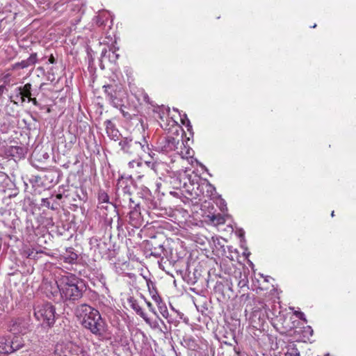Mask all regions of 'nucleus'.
Wrapping results in <instances>:
<instances>
[{
	"instance_id": "nucleus-1",
	"label": "nucleus",
	"mask_w": 356,
	"mask_h": 356,
	"mask_svg": "<svg viewBox=\"0 0 356 356\" xmlns=\"http://www.w3.org/2000/svg\"><path fill=\"white\" fill-rule=\"evenodd\" d=\"M77 312L81 318V323L84 328L88 330L99 339L105 337L107 325L97 309L88 305H81L78 308Z\"/></svg>"
},
{
	"instance_id": "nucleus-2",
	"label": "nucleus",
	"mask_w": 356,
	"mask_h": 356,
	"mask_svg": "<svg viewBox=\"0 0 356 356\" xmlns=\"http://www.w3.org/2000/svg\"><path fill=\"white\" fill-rule=\"evenodd\" d=\"M56 283L60 299L63 302H74L79 300L83 296V282L72 273L60 275L58 277Z\"/></svg>"
},
{
	"instance_id": "nucleus-3",
	"label": "nucleus",
	"mask_w": 356,
	"mask_h": 356,
	"mask_svg": "<svg viewBox=\"0 0 356 356\" xmlns=\"http://www.w3.org/2000/svg\"><path fill=\"white\" fill-rule=\"evenodd\" d=\"M119 145L124 153L129 155L140 157L144 153L150 154V148L145 138L142 141H136L131 137H124L119 142Z\"/></svg>"
},
{
	"instance_id": "nucleus-4",
	"label": "nucleus",
	"mask_w": 356,
	"mask_h": 356,
	"mask_svg": "<svg viewBox=\"0 0 356 356\" xmlns=\"http://www.w3.org/2000/svg\"><path fill=\"white\" fill-rule=\"evenodd\" d=\"M34 316L44 327H51L55 323L56 309L49 302H38L34 307Z\"/></svg>"
},
{
	"instance_id": "nucleus-5",
	"label": "nucleus",
	"mask_w": 356,
	"mask_h": 356,
	"mask_svg": "<svg viewBox=\"0 0 356 356\" xmlns=\"http://www.w3.org/2000/svg\"><path fill=\"white\" fill-rule=\"evenodd\" d=\"M52 356H89L82 348L71 342L58 343Z\"/></svg>"
},
{
	"instance_id": "nucleus-6",
	"label": "nucleus",
	"mask_w": 356,
	"mask_h": 356,
	"mask_svg": "<svg viewBox=\"0 0 356 356\" xmlns=\"http://www.w3.org/2000/svg\"><path fill=\"white\" fill-rule=\"evenodd\" d=\"M23 346L24 343L19 337L13 339L8 336L0 337V355L10 354Z\"/></svg>"
},
{
	"instance_id": "nucleus-7",
	"label": "nucleus",
	"mask_w": 356,
	"mask_h": 356,
	"mask_svg": "<svg viewBox=\"0 0 356 356\" xmlns=\"http://www.w3.org/2000/svg\"><path fill=\"white\" fill-rule=\"evenodd\" d=\"M179 145L180 139L179 135L176 137L172 136H162L159 139L156 149L159 152L168 154L177 150Z\"/></svg>"
},
{
	"instance_id": "nucleus-8",
	"label": "nucleus",
	"mask_w": 356,
	"mask_h": 356,
	"mask_svg": "<svg viewBox=\"0 0 356 356\" xmlns=\"http://www.w3.org/2000/svg\"><path fill=\"white\" fill-rule=\"evenodd\" d=\"M153 111L158 115L160 119V127L163 129H170L171 127L177 126V122L172 118H169L170 108L162 106H153Z\"/></svg>"
},
{
	"instance_id": "nucleus-9",
	"label": "nucleus",
	"mask_w": 356,
	"mask_h": 356,
	"mask_svg": "<svg viewBox=\"0 0 356 356\" xmlns=\"http://www.w3.org/2000/svg\"><path fill=\"white\" fill-rule=\"evenodd\" d=\"M127 302L129 305V306L131 307L133 310L135 311V312L139 315L147 324H148L152 328L156 329L159 327V322L156 320L152 321L151 320L147 315L143 312L140 306L139 305V303L136 299H135L134 297L130 296L127 299Z\"/></svg>"
},
{
	"instance_id": "nucleus-10",
	"label": "nucleus",
	"mask_w": 356,
	"mask_h": 356,
	"mask_svg": "<svg viewBox=\"0 0 356 356\" xmlns=\"http://www.w3.org/2000/svg\"><path fill=\"white\" fill-rule=\"evenodd\" d=\"M9 330L14 334H24L29 331V320L25 318H16L10 321Z\"/></svg>"
},
{
	"instance_id": "nucleus-11",
	"label": "nucleus",
	"mask_w": 356,
	"mask_h": 356,
	"mask_svg": "<svg viewBox=\"0 0 356 356\" xmlns=\"http://www.w3.org/2000/svg\"><path fill=\"white\" fill-rule=\"evenodd\" d=\"M26 153L27 147L23 144L10 145L7 147L5 149L6 156L13 159L15 161L24 158Z\"/></svg>"
},
{
	"instance_id": "nucleus-12",
	"label": "nucleus",
	"mask_w": 356,
	"mask_h": 356,
	"mask_svg": "<svg viewBox=\"0 0 356 356\" xmlns=\"http://www.w3.org/2000/svg\"><path fill=\"white\" fill-rule=\"evenodd\" d=\"M60 261L61 264H74L78 259V254L74 252V248H67L65 252L60 255Z\"/></svg>"
},
{
	"instance_id": "nucleus-13",
	"label": "nucleus",
	"mask_w": 356,
	"mask_h": 356,
	"mask_svg": "<svg viewBox=\"0 0 356 356\" xmlns=\"http://www.w3.org/2000/svg\"><path fill=\"white\" fill-rule=\"evenodd\" d=\"M38 63L37 53H32L30 56L21 62L16 63L12 65V70H15L17 69L28 68L31 66L35 65Z\"/></svg>"
},
{
	"instance_id": "nucleus-14",
	"label": "nucleus",
	"mask_w": 356,
	"mask_h": 356,
	"mask_svg": "<svg viewBox=\"0 0 356 356\" xmlns=\"http://www.w3.org/2000/svg\"><path fill=\"white\" fill-rule=\"evenodd\" d=\"M120 55L116 53V50H107L106 49H104L101 53V60H100V67L101 69H104V65H103V62L105 59H108V61L111 63L115 64L117 60L119 58Z\"/></svg>"
},
{
	"instance_id": "nucleus-15",
	"label": "nucleus",
	"mask_w": 356,
	"mask_h": 356,
	"mask_svg": "<svg viewBox=\"0 0 356 356\" xmlns=\"http://www.w3.org/2000/svg\"><path fill=\"white\" fill-rule=\"evenodd\" d=\"M105 125L108 136L115 141L119 140L121 134L116 129L115 124L110 120H107L105 121Z\"/></svg>"
},
{
	"instance_id": "nucleus-16",
	"label": "nucleus",
	"mask_w": 356,
	"mask_h": 356,
	"mask_svg": "<svg viewBox=\"0 0 356 356\" xmlns=\"http://www.w3.org/2000/svg\"><path fill=\"white\" fill-rule=\"evenodd\" d=\"M134 93L132 95L138 101V104L140 105L143 104H149L152 106H154L152 102L150 101V99L147 93L144 92V90H134Z\"/></svg>"
},
{
	"instance_id": "nucleus-17",
	"label": "nucleus",
	"mask_w": 356,
	"mask_h": 356,
	"mask_svg": "<svg viewBox=\"0 0 356 356\" xmlns=\"http://www.w3.org/2000/svg\"><path fill=\"white\" fill-rule=\"evenodd\" d=\"M129 222L134 227L140 225V213L136 208L131 210L128 215Z\"/></svg>"
},
{
	"instance_id": "nucleus-18",
	"label": "nucleus",
	"mask_w": 356,
	"mask_h": 356,
	"mask_svg": "<svg viewBox=\"0 0 356 356\" xmlns=\"http://www.w3.org/2000/svg\"><path fill=\"white\" fill-rule=\"evenodd\" d=\"M180 151L177 152V153L183 158V159H192L194 154V151L190 147H187L184 144V142L181 140L180 144Z\"/></svg>"
},
{
	"instance_id": "nucleus-19",
	"label": "nucleus",
	"mask_w": 356,
	"mask_h": 356,
	"mask_svg": "<svg viewBox=\"0 0 356 356\" xmlns=\"http://www.w3.org/2000/svg\"><path fill=\"white\" fill-rule=\"evenodd\" d=\"M98 208H100V209H106L107 207L104 206V204H108L110 203V201H109V197L108 195V194L102 191V190H100L99 192H98Z\"/></svg>"
},
{
	"instance_id": "nucleus-20",
	"label": "nucleus",
	"mask_w": 356,
	"mask_h": 356,
	"mask_svg": "<svg viewBox=\"0 0 356 356\" xmlns=\"http://www.w3.org/2000/svg\"><path fill=\"white\" fill-rule=\"evenodd\" d=\"M147 282V286L149 292V294L153 299V300L155 302L156 300H159L161 297L159 296V293H157V291L156 289L154 283L151 281L149 279H146Z\"/></svg>"
},
{
	"instance_id": "nucleus-21",
	"label": "nucleus",
	"mask_w": 356,
	"mask_h": 356,
	"mask_svg": "<svg viewBox=\"0 0 356 356\" xmlns=\"http://www.w3.org/2000/svg\"><path fill=\"white\" fill-rule=\"evenodd\" d=\"M12 75L8 72H4L0 75V83L3 82L0 85V89H4L7 86H10V83L13 82Z\"/></svg>"
},
{
	"instance_id": "nucleus-22",
	"label": "nucleus",
	"mask_w": 356,
	"mask_h": 356,
	"mask_svg": "<svg viewBox=\"0 0 356 356\" xmlns=\"http://www.w3.org/2000/svg\"><path fill=\"white\" fill-rule=\"evenodd\" d=\"M157 305L158 309L162 316L165 318H168L169 317V312L165 304L163 302L161 298L159 300L155 301Z\"/></svg>"
},
{
	"instance_id": "nucleus-23",
	"label": "nucleus",
	"mask_w": 356,
	"mask_h": 356,
	"mask_svg": "<svg viewBox=\"0 0 356 356\" xmlns=\"http://www.w3.org/2000/svg\"><path fill=\"white\" fill-rule=\"evenodd\" d=\"M210 218V220L212 223L214 225H222L224 224L225 222V219L224 216L218 214V215H212L211 216H209Z\"/></svg>"
},
{
	"instance_id": "nucleus-24",
	"label": "nucleus",
	"mask_w": 356,
	"mask_h": 356,
	"mask_svg": "<svg viewBox=\"0 0 356 356\" xmlns=\"http://www.w3.org/2000/svg\"><path fill=\"white\" fill-rule=\"evenodd\" d=\"M164 252V248L162 245H159L158 248H154L150 253V256H153L155 258L161 257L162 254Z\"/></svg>"
},
{
	"instance_id": "nucleus-25",
	"label": "nucleus",
	"mask_w": 356,
	"mask_h": 356,
	"mask_svg": "<svg viewBox=\"0 0 356 356\" xmlns=\"http://www.w3.org/2000/svg\"><path fill=\"white\" fill-rule=\"evenodd\" d=\"M284 356H300V352L294 346L288 348Z\"/></svg>"
},
{
	"instance_id": "nucleus-26",
	"label": "nucleus",
	"mask_w": 356,
	"mask_h": 356,
	"mask_svg": "<svg viewBox=\"0 0 356 356\" xmlns=\"http://www.w3.org/2000/svg\"><path fill=\"white\" fill-rule=\"evenodd\" d=\"M147 306L149 308V311L152 312L156 317L159 319V321L163 324L164 322L159 317L157 312H156L155 309L154 308L152 304L150 302L147 301Z\"/></svg>"
},
{
	"instance_id": "nucleus-27",
	"label": "nucleus",
	"mask_w": 356,
	"mask_h": 356,
	"mask_svg": "<svg viewBox=\"0 0 356 356\" xmlns=\"http://www.w3.org/2000/svg\"><path fill=\"white\" fill-rule=\"evenodd\" d=\"M179 115H180V118H181V123L183 124H186L187 127H189L190 128H191V125L189 120L187 118V115L185 113H184L183 115H181L179 113Z\"/></svg>"
},
{
	"instance_id": "nucleus-28",
	"label": "nucleus",
	"mask_w": 356,
	"mask_h": 356,
	"mask_svg": "<svg viewBox=\"0 0 356 356\" xmlns=\"http://www.w3.org/2000/svg\"><path fill=\"white\" fill-rule=\"evenodd\" d=\"M293 314H294V315H296V316L297 318H298L299 319L302 320V321H304L305 322H307V319H306V318H305V314H304L303 312H298V311H295Z\"/></svg>"
},
{
	"instance_id": "nucleus-29",
	"label": "nucleus",
	"mask_w": 356,
	"mask_h": 356,
	"mask_svg": "<svg viewBox=\"0 0 356 356\" xmlns=\"http://www.w3.org/2000/svg\"><path fill=\"white\" fill-rule=\"evenodd\" d=\"M142 164L141 162L138 161H136V160H133L131 161H129L128 163V165L130 168H134L136 166H140Z\"/></svg>"
},
{
	"instance_id": "nucleus-30",
	"label": "nucleus",
	"mask_w": 356,
	"mask_h": 356,
	"mask_svg": "<svg viewBox=\"0 0 356 356\" xmlns=\"http://www.w3.org/2000/svg\"><path fill=\"white\" fill-rule=\"evenodd\" d=\"M145 164L149 168H151L152 170H153L154 172L156 171V167H157V164L155 162H152V161H145Z\"/></svg>"
},
{
	"instance_id": "nucleus-31",
	"label": "nucleus",
	"mask_w": 356,
	"mask_h": 356,
	"mask_svg": "<svg viewBox=\"0 0 356 356\" xmlns=\"http://www.w3.org/2000/svg\"><path fill=\"white\" fill-rule=\"evenodd\" d=\"M184 341L187 343V345L190 347H193L195 343V339L192 337L187 338L184 340Z\"/></svg>"
},
{
	"instance_id": "nucleus-32",
	"label": "nucleus",
	"mask_w": 356,
	"mask_h": 356,
	"mask_svg": "<svg viewBox=\"0 0 356 356\" xmlns=\"http://www.w3.org/2000/svg\"><path fill=\"white\" fill-rule=\"evenodd\" d=\"M5 307H6V301H5V300H3V299L0 300V315L4 311Z\"/></svg>"
},
{
	"instance_id": "nucleus-33",
	"label": "nucleus",
	"mask_w": 356,
	"mask_h": 356,
	"mask_svg": "<svg viewBox=\"0 0 356 356\" xmlns=\"http://www.w3.org/2000/svg\"><path fill=\"white\" fill-rule=\"evenodd\" d=\"M42 202L43 206H45L48 208L50 207V202L49 201V200L47 198H42Z\"/></svg>"
},
{
	"instance_id": "nucleus-34",
	"label": "nucleus",
	"mask_w": 356,
	"mask_h": 356,
	"mask_svg": "<svg viewBox=\"0 0 356 356\" xmlns=\"http://www.w3.org/2000/svg\"><path fill=\"white\" fill-rule=\"evenodd\" d=\"M33 252H33V250H28L25 251V253L26 254V257H28V258H33V257H34V256L33 255Z\"/></svg>"
},
{
	"instance_id": "nucleus-35",
	"label": "nucleus",
	"mask_w": 356,
	"mask_h": 356,
	"mask_svg": "<svg viewBox=\"0 0 356 356\" xmlns=\"http://www.w3.org/2000/svg\"><path fill=\"white\" fill-rule=\"evenodd\" d=\"M48 63L51 64H54L56 63V59L52 54L49 56L48 59Z\"/></svg>"
},
{
	"instance_id": "nucleus-36",
	"label": "nucleus",
	"mask_w": 356,
	"mask_h": 356,
	"mask_svg": "<svg viewBox=\"0 0 356 356\" xmlns=\"http://www.w3.org/2000/svg\"><path fill=\"white\" fill-rule=\"evenodd\" d=\"M19 92V94L21 95H23L24 94H26V93H29L30 90H18Z\"/></svg>"
},
{
	"instance_id": "nucleus-37",
	"label": "nucleus",
	"mask_w": 356,
	"mask_h": 356,
	"mask_svg": "<svg viewBox=\"0 0 356 356\" xmlns=\"http://www.w3.org/2000/svg\"><path fill=\"white\" fill-rule=\"evenodd\" d=\"M238 236H239V237L243 238V237L244 236V234H245V232H244V231H243V230L241 229V230H239V231L238 232Z\"/></svg>"
},
{
	"instance_id": "nucleus-38",
	"label": "nucleus",
	"mask_w": 356,
	"mask_h": 356,
	"mask_svg": "<svg viewBox=\"0 0 356 356\" xmlns=\"http://www.w3.org/2000/svg\"><path fill=\"white\" fill-rule=\"evenodd\" d=\"M30 86H31L30 84H26L24 86L23 89H25V90L30 89Z\"/></svg>"
},
{
	"instance_id": "nucleus-39",
	"label": "nucleus",
	"mask_w": 356,
	"mask_h": 356,
	"mask_svg": "<svg viewBox=\"0 0 356 356\" xmlns=\"http://www.w3.org/2000/svg\"><path fill=\"white\" fill-rule=\"evenodd\" d=\"M238 285H240L241 286H243L245 285V282L244 281H240L239 283H238Z\"/></svg>"
},
{
	"instance_id": "nucleus-40",
	"label": "nucleus",
	"mask_w": 356,
	"mask_h": 356,
	"mask_svg": "<svg viewBox=\"0 0 356 356\" xmlns=\"http://www.w3.org/2000/svg\"><path fill=\"white\" fill-rule=\"evenodd\" d=\"M224 207H226V204H225V202H222V207H220V210L223 211L224 210Z\"/></svg>"
},
{
	"instance_id": "nucleus-41",
	"label": "nucleus",
	"mask_w": 356,
	"mask_h": 356,
	"mask_svg": "<svg viewBox=\"0 0 356 356\" xmlns=\"http://www.w3.org/2000/svg\"><path fill=\"white\" fill-rule=\"evenodd\" d=\"M334 216V211H332V213H331V216L333 217Z\"/></svg>"
},
{
	"instance_id": "nucleus-42",
	"label": "nucleus",
	"mask_w": 356,
	"mask_h": 356,
	"mask_svg": "<svg viewBox=\"0 0 356 356\" xmlns=\"http://www.w3.org/2000/svg\"><path fill=\"white\" fill-rule=\"evenodd\" d=\"M174 111H177V112H179V110L177 108H173Z\"/></svg>"
},
{
	"instance_id": "nucleus-43",
	"label": "nucleus",
	"mask_w": 356,
	"mask_h": 356,
	"mask_svg": "<svg viewBox=\"0 0 356 356\" xmlns=\"http://www.w3.org/2000/svg\"><path fill=\"white\" fill-rule=\"evenodd\" d=\"M265 281L266 282H268V280H267V277L265 278Z\"/></svg>"
}]
</instances>
